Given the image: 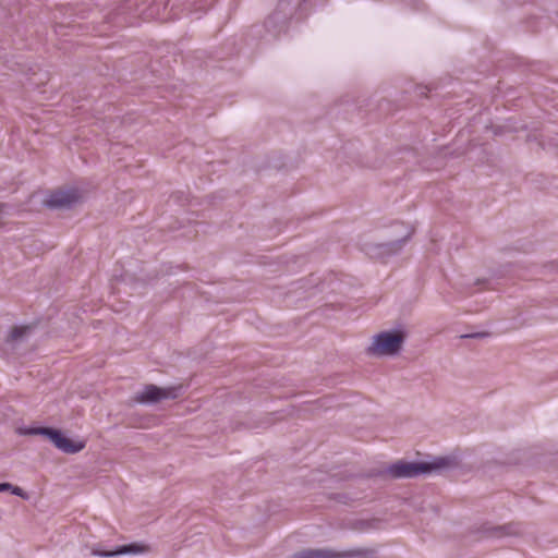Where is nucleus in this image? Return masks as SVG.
Listing matches in <instances>:
<instances>
[{"label": "nucleus", "instance_id": "obj_1", "mask_svg": "<svg viewBox=\"0 0 558 558\" xmlns=\"http://www.w3.org/2000/svg\"><path fill=\"white\" fill-rule=\"evenodd\" d=\"M20 435L35 436L41 435L47 437L59 450L64 453H77L85 448L84 441H75L65 437L61 430L51 427H20Z\"/></svg>", "mask_w": 558, "mask_h": 558}, {"label": "nucleus", "instance_id": "obj_2", "mask_svg": "<svg viewBox=\"0 0 558 558\" xmlns=\"http://www.w3.org/2000/svg\"><path fill=\"white\" fill-rule=\"evenodd\" d=\"M404 340L405 333L401 330L383 331L373 338L367 351L375 356L396 355L402 349Z\"/></svg>", "mask_w": 558, "mask_h": 558}, {"label": "nucleus", "instance_id": "obj_3", "mask_svg": "<svg viewBox=\"0 0 558 558\" xmlns=\"http://www.w3.org/2000/svg\"><path fill=\"white\" fill-rule=\"evenodd\" d=\"M373 555L372 549L355 548L337 551L330 548H305L294 553L291 558H368Z\"/></svg>", "mask_w": 558, "mask_h": 558}, {"label": "nucleus", "instance_id": "obj_4", "mask_svg": "<svg viewBox=\"0 0 558 558\" xmlns=\"http://www.w3.org/2000/svg\"><path fill=\"white\" fill-rule=\"evenodd\" d=\"M439 465L425 462H404L399 461L390 465L387 470L388 474L393 478H411L420 474L428 473L437 469Z\"/></svg>", "mask_w": 558, "mask_h": 558}, {"label": "nucleus", "instance_id": "obj_5", "mask_svg": "<svg viewBox=\"0 0 558 558\" xmlns=\"http://www.w3.org/2000/svg\"><path fill=\"white\" fill-rule=\"evenodd\" d=\"M179 390L180 387L160 388L155 385H147L135 395L134 400L138 403H157L161 400L178 398Z\"/></svg>", "mask_w": 558, "mask_h": 558}, {"label": "nucleus", "instance_id": "obj_6", "mask_svg": "<svg viewBox=\"0 0 558 558\" xmlns=\"http://www.w3.org/2000/svg\"><path fill=\"white\" fill-rule=\"evenodd\" d=\"M411 234L412 230L408 231L403 238L392 242L367 244L365 245L364 251L372 258H384L386 256H390L402 248Z\"/></svg>", "mask_w": 558, "mask_h": 558}, {"label": "nucleus", "instance_id": "obj_7", "mask_svg": "<svg viewBox=\"0 0 558 558\" xmlns=\"http://www.w3.org/2000/svg\"><path fill=\"white\" fill-rule=\"evenodd\" d=\"M78 197L75 190L56 191L50 194L46 204L50 208H69L78 201Z\"/></svg>", "mask_w": 558, "mask_h": 558}, {"label": "nucleus", "instance_id": "obj_8", "mask_svg": "<svg viewBox=\"0 0 558 558\" xmlns=\"http://www.w3.org/2000/svg\"><path fill=\"white\" fill-rule=\"evenodd\" d=\"M145 550L146 549L144 546H140L137 544H130L118 546L116 549L112 550H101L99 548H93L92 554L94 556L110 558L119 555H136L144 553Z\"/></svg>", "mask_w": 558, "mask_h": 558}, {"label": "nucleus", "instance_id": "obj_9", "mask_svg": "<svg viewBox=\"0 0 558 558\" xmlns=\"http://www.w3.org/2000/svg\"><path fill=\"white\" fill-rule=\"evenodd\" d=\"M32 327L31 326H16L12 328L9 337L8 342L10 343H17L23 341L27 338V336L31 333Z\"/></svg>", "mask_w": 558, "mask_h": 558}, {"label": "nucleus", "instance_id": "obj_10", "mask_svg": "<svg viewBox=\"0 0 558 558\" xmlns=\"http://www.w3.org/2000/svg\"><path fill=\"white\" fill-rule=\"evenodd\" d=\"M520 533L521 525L519 523H510L502 526H496L490 532V534L494 536L519 535Z\"/></svg>", "mask_w": 558, "mask_h": 558}, {"label": "nucleus", "instance_id": "obj_11", "mask_svg": "<svg viewBox=\"0 0 558 558\" xmlns=\"http://www.w3.org/2000/svg\"><path fill=\"white\" fill-rule=\"evenodd\" d=\"M487 336H488L487 332H474V333L462 335L461 338L462 339H468V338L480 339V338H485Z\"/></svg>", "mask_w": 558, "mask_h": 558}, {"label": "nucleus", "instance_id": "obj_12", "mask_svg": "<svg viewBox=\"0 0 558 558\" xmlns=\"http://www.w3.org/2000/svg\"><path fill=\"white\" fill-rule=\"evenodd\" d=\"M10 492L15 495V496H19V497H22V498H25L26 497V494L25 492L19 487V486H14L12 485V488H10Z\"/></svg>", "mask_w": 558, "mask_h": 558}, {"label": "nucleus", "instance_id": "obj_13", "mask_svg": "<svg viewBox=\"0 0 558 558\" xmlns=\"http://www.w3.org/2000/svg\"><path fill=\"white\" fill-rule=\"evenodd\" d=\"M10 488H12V484H10V483H0V493L1 492H10Z\"/></svg>", "mask_w": 558, "mask_h": 558}, {"label": "nucleus", "instance_id": "obj_14", "mask_svg": "<svg viewBox=\"0 0 558 558\" xmlns=\"http://www.w3.org/2000/svg\"><path fill=\"white\" fill-rule=\"evenodd\" d=\"M275 19H279V13H275L274 15H271L267 21H266V26L268 27V25L275 20Z\"/></svg>", "mask_w": 558, "mask_h": 558}, {"label": "nucleus", "instance_id": "obj_15", "mask_svg": "<svg viewBox=\"0 0 558 558\" xmlns=\"http://www.w3.org/2000/svg\"><path fill=\"white\" fill-rule=\"evenodd\" d=\"M5 208L4 204H0V213Z\"/></svg>", "mask_w": 558, "mask_h": 558}]
</instances>
